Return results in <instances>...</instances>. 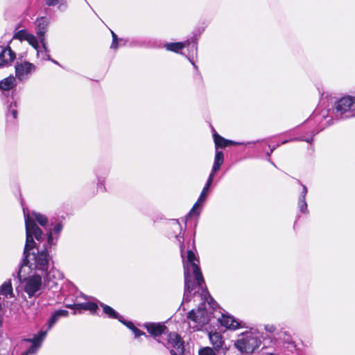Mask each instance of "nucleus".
Returning <instances> with one entry per match:
<instances>
[{
	"label": "nucleus",
	"instance_id": "nucleus-1",
	"mask_svg": "<svg viewBox=\"0 0 355 355\" xmlns=\"http://www.w3.org/2000/svg\"><path fill=\"white\" fill-rule=\"evenodd\" d=\"M171 232L168 234L170 239L174 238L178 243L180 249V254L182 259L184 277V291L183 295V302H189L191 301L192 293L197 286L202 288V295H203L204 301L200 304L197 310L192 309L188 313L187 318L197 323L200 327L208 324L210 321V313L205 307L206 302L210 309H215L218 306L212 297L209 293L207 288H202L205 284V280L199 266V259L196 257L193 250H196L194 240L191 243H187L188 247L184 244V230L178 220H173L170 224Z\"/></svg>",
	"mask_w": 355,
	"mask_h": 355
},
{
	"label": "nucleus",
	"instance_id": "nucleus-2",
	"mask_svg": "<svg viewBox=\"0 0 355 355\" xmlns=\"http://www.w3.org/2000/svg\"><path fill=\"white\" fill-rule=\"evenodd\" d=\"M63 225L60 223L56 224L53 230L49 232L48 239L43 242L32 241L26 248L25 243L23 259L19 265L17 278L21 281V272L24 266H28L33 273L43 276L44 279L49 278V274L53 268V257L50 250L56 246Z\"/></svg>",
	"mask_w": 355,
	"mask_h": 355
},
{
	"label": "nucleus",
	"instance_id": "nucleus-3",
	"mask_svg": "<svg viewBox=\"0 0 355 355\" xmlns=\"http://www.w3.org/2000/svg\"><path fill=\"white\" fill-rule=\"evenodd\" d=\"M328 118L329 110H322L319 112L318 110H315L311 116L302 124L288 132L290 136L289 139L276 143L272 141H268V149H269V151H266L268 162L275 166L270 156L282 144L293 141H302L311 144L314 136L330 124L329 121L331 119H327Z\"/></svg>",
	"mask_w": 355,
	"mask_h": 355
},
{
	"label": "nucleus",
	"instance_id": "nucleus-4",
	"mask_svg": "<svg viewBox=\"0 0 355 355\" xmlns=\"http://www.w3.org/2000/svg\"><path fill=\"white\" fill-rule=\"evenodd\" d=\"M23 212L25 220V228H26V247L29 245V243L35 239L37 242L44 241V234L42 230L37 225L36 223L43 227L46 231V240L48 239L49 232L53 230L52 227L54 224L52 220L51 223L49 224V219L45 216L40 213L35 211H26L23 207ZM61 222L56 223L54 225Z\"/></svg>",
	"mask_w": 355,
	"mask_h": 355
},
{
	"label": "nucleus",
	"instance_id": "nucleus-5",
	"mask_svg": "<svg viewBox=\"0 0 355 355\" xmlns=\"http://www.w3.org/2000/svg\"><path fill=\"white\" fill-rule=\"evenodd\" d=\"M263 349L273 348L275 351L285 355H300L301 350L297 347L291 333L285 329L276 332L274 338H264L263 339Z\"/></svg>",
	"mask_w": 355,
	"mask_h": 355
},
{
	"label": "nucleus",
	"instance_id": "nucleus-6",
	"mask_svg": "<svg viewBox=\"0 0 355 355\" xmlns=\"http://www.w3.org/2000/svg\"><path fill=\"white\" fill-rule=\"evenodd\" d=\"M261 334L254 329L241 333L234 343L235 347L241 354H252L259 348L261 343Z\"/></svg>",
	"mask_w": 355,
	"mask_h": 355
},
{
	"label": "nucleus",
	"instance_id": "nucleus-7",
	"mask_svg": "<svg viewBox=\"0 0 355 355\" xmlns=\"http://www.w3.org/2000/svg\"><path fill=\"white\" fill-rule=\"evenodd\" d=\"M43 278L42 275L36 273L28 277H25L21 275V281H20L17 278V273L13 274L14 281L24 284V291L28 294L30 298L32 297H37L41 294Z\"/></svg>",
	"mask_w": 355,
	"mask_h": 355
},
{
	"label": "nucleus",
	"instance_id": "nucleus-8",
	"mask_svg": "<svg viewBox=\"0 0 355 355\" xmlns=\"http://www.w3.org/2000/svg\"><path fill=\"white\" fill-rule=\"evenodd\" d=\"M157 341L163 344L167 349H169L171 355H181L184 352V341L175 332H168L167 331L166 336H162L161 339H157Z\"/></svg>",
	"mask_w": 355,
	"mask_h": 355
},
{
	"label": "nucleus",
	"instance_id": "nucleus-9",
	"mask_svg": "<svg viewBox=\"0 0 355 355\" xmlns=\"http://www.w3.org/2000/svg\"><path fill=\"white\" fill-rule=\"evenodd\" d=\"M355 101L350 96L343 97L335 103L334 112L336 116L349 118L354 115Z\"/></svg>",
	"mask_w": 355,
	"mask_h": 355
},
{
	"label": "nucleus",
	"instance_id": "nucleus-10",
	"mask_svg": "<svg viewBox=\"0 0 355 355\" xmlns=\"http://www.w3.org/2000/svg\"><path fill=\"white\" fill-rule=\"evenodd\" d=\"M211 347L216 355H228L227 353L230 349V345L225 343L222 334L217 331H210L208 334Z\"/></svg>",
	"mask_w": 355,
	"mask_h": 355
},
{
	"label": "nucleus",
	"instance_id": "nucleus-11",
	"mask_svg": "<svg viewBox=\"0 0 355 355\" xmlns=\"http://www.w3.org/2000/svg\"><path fill=\"white\" fill-rule=\"evenodd\" d=\"M17 86L16 78L10 76L0 81V90L2 99H12V92L15 95V87Z\"/></svg>",
	"mask_w": 355,
	"mask_h": 355
},
{
	"label": "nucleus",
	"instance_id": "nucleus-12",
	"mask_svg": "<svg viewBox=\"0 0 355 355\" xmlns=\"http://www.w3.org/2000/svg\"><path fill=\"white\" fill-rule=\"evenodd\" d=\"M46 336V331H40L33 338L25 339L24 341L31 343V346L21 355H35Z\"/></svg>",
	"mask_w": 355,
	"mask_h": 355
},
{
	"label": "nucleus",
	"instance_id": "nucleus-13",
	"mask_svg": "<svg viewBox=\"0 0 355 355\" xmlns=\"http://www.w3.org/2000/svg\"><path fill=\"white\" fill-rule=\"evenodd\" d=\"M7 110L6 113V122L8 125H14L17 119L18 112L17 101L14 98V92H12V99L6 101Z\"/></svg>",
	"mask_w": 355,
	"mask_h": 355
},
{
	"label": "nucleus",
	"instance_id": "nucleus-14",
	"mask_svg": "<svg viewBox=\"0 0 355 355\" xmlns=\"http://www.w3.org/2000/svg\"><path fill=\"white\" fill-rule=\"evenodd\" d=\"M36 70V67L29 62H24L21 63H17L15 65V75L19 80L26 79L28 76Z\"/></svg>",
	"mask_w": 355,
	"mask_h": 355
},
{
	"label": "nucleus",
	"instance_id": "nucleus-15",
	"mask_svg": "<svg viewBox=\"0 0 355 355\" xmlns=\"http://www.w3.org/2000/svg\"><path fill=\"white\" fill-rule=\"evenodd\" d=\"M15 58L16 54L10 46L0 45V68L10 66Z\"/></svg>",
	"mask_w": 355,
	"mask_h": 355
},
{
	"label": "nucleus",
	"instance_id": "nucleus-16",
	"mask_svg": "<svg viewBox=\"0 0 355 355\" xmlns=\"http://www.w3.org/2000/svg\"><path fill=\"white\" fill-rule=\"evenodd\" d=\"M143 326L156 340L159 339V336H166L168 331V328L164 324L160 323L146 322Z\"/></svg>",
	"mask_w": 355,
	"mask_h": 355
},
{
	"label": "nucleus",
	"instance_id": "nucleus-17",
	"mask_svg": "<svg viewBox=\"0 0 355 355\" xmlns=\"http://www.w3.org/2000/svg\"><path fill=\"white\" fill-rule=\"evenodd\" d=\"M37 36L40 43L44 45L45 33L49 25V19L45 17H40L35 21Z\"/></svg>",
	"mask_w": 355,
	"mask_h": 355
},
{
	"label": "nucleus",
	"instance_id": "nucleus-18",
	"mask_svg": "<svg viewBox=\"0 0 355 355\" xmlns=\"http://www.w3.org/2000/svg\"><path fill=\"white\" fill-rule=\"evenodd\" d=\"M208 191L204 190L202 189L200 195L197 200V202L194 204L192 209L187 214L185 217V223L188 220L189 218H191L193 215H196V216H199L200 214V210L198 209L201 205L205 201L207 198V193Z\"/></svg>",
	"mask_w": 355,
	"mask_h": 355
},
{
	"label": "nucleus",
	"instance_id": "nucleus-19",
	"mask_svg": "<svg viewBox=\"0 0 355 355\" xmlns=\"http://www.w3.org/2000/svg\"><path fill=\"white\" fill-rule=\"evenodd\" d=\"M218 321L220 325L226 329L235 330L241 327V322L230 315L222 314V316L218 319Z\"/></svg>",
	"mask_w": 355,
	"mask_h": 355
},
{
	"label": "nucleus",
	"instance_id": "nucleus-20",
	"mask_svg": "<svg viewBox=\"0 0 355 355\" xmlns=\"http://www.w3.org/2000/svg\"><path fill=\"white\" fill-rule=\"evenodd\" d=\"M297 182L299 184H300L302 187V190L300 193V195L298 198V209L300 211L304 214H308L309 213L308 209V205L306 201V196L308 192L307 187L303 184L299 180H297Z\"/></svg>",
	"mask_w": 355,
	"mask_h": 355
},
{
	"label": "nucleus",
	"instance_id": "nucleus-21",
	"mask_svg": "<svg viewBox=\"0 0 355 355\" xmlns=\"http://www.w3.org/2000/svg\"><path fill=\"white\" fill-rule=\"evenodd\" d=\"M213 137H214V141L215 143L216 150H218V148H225L230 145H243V143H239V142H235L232 140L226 139L222 137L221 136H220L216 132H214V133L213 134Z\"/></svg>",
	"mask_w": 355,
	"mask_h": 355
},
{
	"label": "nucleus",
	"instance_id": "nucleus-22",
	"mask_svg": "<svg viewBox=\"0 0 355 355\" xmlns=\"http://www.w3.org/2000/svg\"><path fill=\"white\" fill-rule=\"evenodd\" d=\"M69 314V312L68 311L65 310V309H60V310H57L55 311L51 315V317L50 318V319L49 320L48 322H47V329L44 331L42 330L43 331H48L49 329H51L53 326L59 320V319L61 318V317H67Z\"/></svg>",
	"mask_w": 355,
	"mask_h": 355
},
{
	"label": "nucleus",
	"instance_id": "nucleus-23",
	"mask_svg": "<svg viewBox=\"0 0 355 355\" xmlns=\"http://www.w3.org/2000/svg\"><path fill=\"white\" fill-rule=\"evenodd\" d=\"M243 145L245 146H250V145H254L255 146V149L257 153L261 155L263 153L266 154V151H269V149L268 148V139H263L261 141H252V142H247L243 143Z\"/></svg>",
	"mask_w": 355,
	"mask_h": 355
},
{
	"label": "nucleus",
	"instance_id": "nucleus-24",
	"mask_svg": "<svg viewBox=\"0 0 355 355\" xmlns=\"http://www.w3.org/2000/svg\"><path fill=\"white\" fill-rule=\"evenodd\" d=\"M189 40L184 42H171L164 44L165 49L168 51H172L178 53L182 49L186 47V45L189 46Z\"/></svg>",
	"mask_w": 355,
	"mask_h": 355
},
{
	"label": "nucleus",
	"instance_id": "nucleus-25",
	"mask_svg": "<svg viewBox=\"0 0 355 355\" xmlns=\"http://www.w3.org/2000/svg\"><path fill=\"white\" fill-rule=\"evenodd\" d=\"M200 35V32H199L198 33H194L193 37L190 40H189L190 43L189 46L186 45V47L189 48V55L190 58L197 55V42Z\"/></svg>",
	"mask_w": 355,
	"mask_h": 355
},
{
	"label": "nucleus",
	"instance_id": "nucleus-26",
	"mask_svg": "<svg viewBox=\"0 0 355 355\" xmlns=\"http://www.w3.org/2000/svg\"><path fill=\"white\" fill-rule=\"evenodd\" d=\"M224 162V155L222 151L216 150L214 164L211 171L214 173H217Z\"/></svg>",
	"mask_w": 355,
	"mask_h": 355
},
{
	"label": "nucleus",
	"instance_id": "nucleus-27",
	"mask_svg": "<svg viewBox=\"0 0 355 355\" xmlns=\"http://www.w3.org/2000/svg\"><path fill=\"white\" fill-rule=\"evenodd\" d=\"M101 306L103 308V313L107 315L110 318L117 319L118 320H121L122 316L120 315L111 306L104 304L103 303H101Z\"/></svg>",
	"mask_w": 355,
	"mask_h": 355
},
{
	"label": "nucleus",
	"instance_id": "nucleus-28",
	"mask_svg": "<svg viewBox=\"0 0 355 355\" xmlns=\"http://www.w3.org/2000/svg\"><path fill=\"white\" fill-rule=\"evenodd\" d=\"M47 6H58V9L64 11L67 8V3L64 0H43Z\"/></svg>",
	"mask_w": 355,
	"mask_h": 355
},
{
	"label": "nucleus",
	"instance_id": "nucleus-29",
	"mask_svg": "<svg viewBox=\"0 0 355 355\" xmlns=\"http://www.w3.org/2000/svg\"><path fill=\"white\" fill-rule=\"evenodd\" d=\"M44 44H42V48L41 49H39V48H37V50H36L37 54L43 60H51V58L49 55V50L47 48V42L46 40H44Z\"/></svg>",
	"mask_w": 355,
	"mask_h": 355
},
{
	"label": "nucleus",
	"instance_id": "nucleus-30",
	"mask_svg": "<svg viewBox=\"0 0 355 355\" xmlns=\"http://www.w3.org/2000/svg\"><path fill=\"white\" fill-rule=\"evenodd\" d=\"M100 174H101V172L99 170L98 171H96V176H97V179H98L97 187L98 189H101L102 191H105V184H104L105 177H101ZM103 174L105 176H107L108 175V171L105 170L103 173Z\"/></svg>",
	"mask_w": 355,
	"mask_h": 355
},
{
	"label": "nucleus",
	"instance_id": "nucleus-31",
	"mask_svg": "<svg viewBox=\"0 0 355 355\" xmlns=\"http://www.w3.org/2000/svg\"><path fill=\"white\" fill-rule=\"evenodd\" d=\"M29 34L30 33H28L26 29H21L15 33L13 38L17 39L20 41H25Z\"/></svg>",
	"mask_w": 355,
	"mask_h": 355
},
{
	"label": "nucleus",
	"instance_id": "nucleus-32",
	"mask_svg": "<svg viewBox=\"0 0 355 355\" xmlns=\"http://www.w3.org/2000/svg\"><path fill=\"white\" fill-rule=\"evenodd\" d=\"M25 41H27L35 50L39 48L37 39L34 35L30 33Z\"/></svg>",
	"mask_w": 355,
	"mask_h": 355
},
{
	"label": "nucleus",
	"instance_id": "nucleus-33",
	"mask_svg": "<svg viewBox=\"0 0 355 355\" xmlns=\"http://www.w3.org/2000/svg\"><path fill=\"white\" fill-rule=\"evenodd\" d=\"M198 355H216L211 347H204L198 350Z\"/></svg>",
	"mask_w": 355,
	"mask_h": 355
},
{
	"label": "nucleus",
	"instance_id": "nucleus-34",
	"mask_svg": "<svg viewBox=\"0 0 355 355\" xmlns=\"http://www.w3.org/2000/svg\"><path fill=\"white\" fill-rule=\"evenodd\" d=\"M216 173H214L212 171H211V173L208 177V179L207 180V182L205 184V185L203 187V189L204 190H207V191H209L213 181H214V176L216 175Z\"/></svg>",
	"mask_w": 355,
	"mask_h": 355
},
{
	"label": "nucleus",
	"instance_id": "nucleus-35",
	"mask_svg": "<svg viewBox=\"0 0 355 355\" xmlns=\"http://www.w3.org/2000/svg\"><path fill=\"white\" fill-rule=\"evenodd\" d=\"M216 173H214L212 171H211V173L208 177V179L207 180V182L205 184V185L203 187V189L204 190H207V191H209L213 181H214V176L216 175Z\"/></svg>",
	"mask_w": 355,
	"mask_h": 355
},
{
	"label": "nucleus",
	"instance_id": "nucleus-36",
	"mask_svg": "<svg viewBox=\"0 0 355 355\" xmlns=\"http://www.w3.org/2000/svg\"><path fill=\"white\" fill-rule=\"evenodd\" d=\"M216 173H214L212 171H211V173L208 177V179L207 180V182L205 184V185L203 187V189L204 190H207V191H209L213 181H214V176L216 175Z\"/></svg>",
	"mask_w": 355,
	"mask_h": 355
},
{
	"label": "nucleus",
	"instance_id": "nucleus-37",
	"mask_svg": "<svg viewBox=\"0 0 355 355\" xmlns=\"http://www.w3.org/2000/svg\"><path fill=\"white\" fill-rule=\"evenodd\" d=\"M216 173H214L212 171H211V173L208 177V179L207 180V182L205 184V185L203 187V189L204 190H207V191H209L213 181H214V176L216 175Z\"/></svg>",
	"mask_w": 355,
	"mask_h": 355
},
{
	"label": "nucleus",
	"instance_id": "nucleus-38",
	"mask_svg": "<svg viewBox=\"0 0 355 355\" xmlns=\"http://www.w3.org/2000/svg\"><path fill=\"white\" fill-rule=\"evenodd\" d=\"M86 310L89 311L92 314H96L98 310V305L92 302H87Z\"/></svg>",
	"mask_w": 355,
	"mask_h": 355
},
{
	"label": "nucleus",
	"instance_id": "nucleus-39",
	"mask_svg": "<svg viewBox=\"0 0 355 355\" xmlns=\"http://www.w3.org/2000/svg\"><path fill=\"white\" fill-rule=\"evenodd\" d=\"M264 329L267 332L272 334V338H274V336L275 335L276 332H277L276 327L273 324H266L264 326ZM279 331V330H278V331Z\"/></svg>",
	"mask_w": 355,
	"mask_h": 355
},
{
	"label": "nucleus",
	"instance_id": "nucleus-40",
	"mask_svg": "<svg viewBox=\"0 0 355 355\" xmlns=\"http://www.w3.org/2000/svg\"><path fill=\"white\" fill-rule=\"evenodd\" d=\"M132 333L134 334L135 335V338H139V336H145L146 337H148L147 335H146L145 332L141 331L140 329H139L138 328H137L136 327H134V329L132 331Z\"/></svg>",
	"mask_w": 355,
	"mask_h": 355
},
{
	"label": "nucleus",
	"instance_id": "nucleus-41",
	"mask_svg": "<svg viewBox=\"0 0 355 355\" xmlns=\"http://www.w3.org/2000/svg\"><path fill=\"white\" fill-rule=\"evenodd\" d=\"M121 323L124 324L129 329H130L132 331L134 329V327L135 326L134 324L130 321H125L123 318H121V320H119Z\"/></svg>",
	"mask_w": 355,
	"mask_h": 355
},
{
	"label": "nucleus",
	"instance_id": "nucleus-42",
	"mask_svg": "<svg viewBox=\"0 0 355 355\" xmlns=\"http://www.w3.org/2000/svg\"><path fill=\"white\" fill-rule=\"evenodd\" d=\"M87 306V302L76 304V305H75V309H76V310H80V309L86 310Z\"/></svg>",
	"mask_w": 355,
	"mask_h": 355
},
{
	"label": "nucleus",
	"instance_id": "nucleus-43",
	"mask_svg": "<svg viewBox=\"0 0 355 355\" xmlns=\"http://www.w3.org/2000/svg\"><path fill=\"white\" fill-rule=\"evenodd\" d=\"M188 59L190 61V62L193 64V66L195 68V69L196 70L197 75L199 76V78L200 79H202V76H201V74H200V71L198 70V66L195 64V63L193 62V60L191 59L190 57H189Z\"/></svg>",
	"mask_w": 355,
	"mask_h": 355
},
{
	"label": "nucleus",
	"instance_id": "nucleus-44",
	"mask_svg": "<svg viewBox=\"0 0 355 355\" xmlns=\"http://www.w3.org/2000/svg\"><path fill=\"white\" fill-rule=\"evenodd\" d=\"M119 47V41H112L110 45V48L112 49H117Z\"/></svg>",
	"mask_w": 355,
	"mask_h": 355
},
{
	"label": "nucleus",
	"instance_id": "nucleus-45",
	"mask_svg": "<svg viewBox=\"0 0 355 355\" xmlns=\"http://www.w3.org/2000/svg\"><path fill=\"white\" fill-rule=\"evenodd\" d=\"M128 40L126 39H123V38H120V40H119V46H125L128 43Z\"/></svg>",
	"mask_w": 355,
	"mask_h": 355
},
{
	"label": "nucleus",
	"instance_id": "nucleus-46",
	"mask_svg": "<svg viewBox=\"0 0 355 355\" xmlns=\"http://www.w3.org/2000/svg\"><path fill=\"white\" fill-rule=\"evenodd\" d=\"M75 305H76V304H71V303L65 304L66 307L69 308V309H75Z\"/></svg>",
	"mask_w": 355,
	"mask_h": 355
},
{
	"label": "nucleus",
	"instance_id": "nucleus-47",
	"mask_svg": "<svg viewBox=\"0 0 355 355\" xmlns=\"http://www.w3.org/2000/svg\"><path fill=\"white\" fill-rule=\"evenodd\" d=\"M120 40V38L118 37V36L116 35V34H114L113 36H112V41H119Z\"/></svg>",
	"mask_w": 355,
	"mask_h": 355
},
{
	"label": "nucleus",
	"instance_id": "nucleus-48",
	"mask_svg": "<svg viewBox=\"0 0 355 355\" xmlns=\"http://www.w3.org/2000/svg\"><path fill=\"white\" fill-rule=\"evenodd\" d=\"M52 62L55 63V64H58V65H60V64L55 60L52 59L51 58V60Z\"/></svg>",
	"mask_w": 355,
	"mask_h": 355
},
{
	"label": "nucleus",
	"instance_id": "nucleus-49",
	"mask_svg": "<svg viewBox=\"0 0 355 355\" xmlns=\"http://www.w3.org/2000/svg\"><path fill=\"white\" fill-rule=\"evenodd\" d=\"M111 34H112V37L116 33L114 31H111Z\"/></svg>",
	"mask_w": 355,
	"mask_h": 355
},
{
	"label": "nucleus",
	"instance_id": "nucleus-50",
	"mask_svg": "<svg viewBox=\"0 0 355 355\" xmlns=\"http://www.w3.org/2000/svg\"><path fill=\"white\" fill-rule=\"evenodd\" d=\"M173 355H176V354H173Z\"/></svg>",
	"mask_w": 355,
	"mask_h": 355
}]
</instances>
